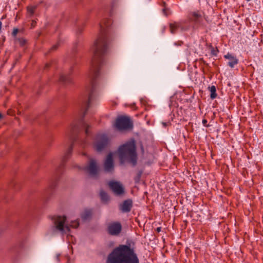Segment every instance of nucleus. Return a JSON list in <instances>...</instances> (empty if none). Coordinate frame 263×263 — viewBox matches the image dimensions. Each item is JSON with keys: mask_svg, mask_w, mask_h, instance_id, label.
I'll use <instances>...</instances> for the list:
<instances>
[{"mask_svg": "<svg viewBox=\"0 0 263 263\" xmlns=\"http://www.w3.org/2000/svg\"><path fill=\"white\" fill-rule=\"evenodd\" d=\"M105 26V24H100L101 29V34L95 42L91 48L93 57L91 61V68L89 76L90 84L87 88L88 97L83 101L81 106L82 110L83 111V116L86 114L93 101V93L96 86L95 79L99 74L100 66L103 62L102 57L107 50V37L104 32Z\"/></svg>", "mask_w": 263, "mask_h": 263, "instance_id": "1", "label": "nucleus"}, {"mask_svg": "<svg viewBox=\"0 0 263 263\" xmlns=\"http://www.w3.org/2000/svg\"><path fill=\"white\" fill-rule=\"evenodd\" d=\"M106 263H139V261L133 248L129 246L122 245L109 254Z\"/></svg>", "mask_w": 263, "mask_h": 263, "instance_id": "2", "label": "nucleus"}, {"mask_svg": "<svg viewBox=\"0 0 263 263\" xmlns=\"http://www.w3.org/2000/svg\"><path fill=\"white\" fill-rule=\"evenodd\" d=\"M53 225L50 227L49 233L54 235L60 233L62 235H70V228H77L79 226L78 220L72 221L70 224L66 223L67 218L65 216L54 215L51 218Z\"/></svg>", "mask_w": 263, "mask_h": 263, "instance_id": "3", "label": "nucleus"}, {"mask_svg": "<svg viewBox=\"0 0 263 263\" xmlns=\"http://www.w3.org/2000/svg\"><path fill=\"white\" fill-rule=\"evenodd\" d=\"M119 157L122 162L127 160L135 165L137 163V154L136 144L134 139H132L119 147Z\"/></svg>", "mask_w": 263, "mask_h": 263, "instance_id": "4", "label": "nucleus"}, {"mask_svg": "<svg viewBox=\"0 0 263 263\" xmlns=\"http://www.w3.org/2000/svg\"><path fill=\"white\" fill-rule=\"evenodd\" d=\"M187 18L192 23L194 29L202 28L205 26V16L203 12L196 10L190 11L188 14Z\"/></svg>", "mask_w": 263, "mask_h": 263, "instance_id": "5", "label": "nucleus"}, {"mask_svg": "<svg viewBox=\"0 0 263 263\" xmlns=\"http://www.w3.org/2000/svg\"><path fill=\"white\" fill-rule=\"evenodd\" d=\"M116 126L120 130H127L132 128L133 124L129 118L121 117L117 119Z\"/></svg>", "mask_w": 263, "mask_h": 263, "instance_id": "6", "label": "nucleus"}, {"mask_svg": "<svg viewBox=\"0 0 263 263\" xmlns=\"http://www.w3.org/2000/svg\"><path fill=\"white\" fill-rule=\"evenodd\" d=\"M109 140L105 134H98L96 137V141L95 144V148L98 152L102 151L108 144Z\"/></svg>", "mask_w": 263, "mask_h": 263, "instance_id": "7", "label": "nucleus"}, {"mask_svg": "<svg viewBox=\"0 0 263 263\" xmlns=\"http://www.w3.org/2000/svg\"><path fill=\"white\" fill-rule=\"evenodd\" d=\"M108 185L112 192L117 195H120L124 193V187L118 181H110Z\"/></svg>", "mask_w": 263, "mask_h": 263, "instance_id": "8", "label": "nucleus"}, {"mask_svg": "<svg viewBox=\"0 0 263 263\" xmlns=\"http://www.w3.org/2000/svg\"><path fill=\"white\" fill-rule=\"evenodd\" d=\"M122 230V226L119 222H114L110 223L108 226V233L111 235H118Z\"/></svg>", "mask_w": 263, "mask_h": 263, "instance_id": "9", "label": "nucleus"}, {"mask_svg": "<svg viewBox=\"0 0 263 263\" xmlns=\"http://www.w3.org/2000/svg\"><path fill=\"white\" fill-rule=\"evenodd\" d=\"M113 155L110 153L104 162V170L106 172H112L114 170Z\"/></svg>", "mask_w": 263, "mask_h": 263, "instance_id": "10", "label": "nucleus"}, {"mask_svg": "<svg viewBox=\"0 0 263 263\" xmlns=\"http://www.w3.org/2000/svg\"><path fill=\"white\" fill-rule=\"evenodd\" d=\"M190 28L189 26L185 27L184 25L180 23H174L170 24V30L172 33H174L178 30L181 31H186L189 30Z\"/></svg>", "mask_w": 263, "mask_h": 263, "instance_id": "11", "label": "nucleus"}, {"mask_svg": "<svg viewBox=\"0 0 263 263\" xmlns=\"http://www.w3.org/2000/svg\"><path fill=\"white\" fill-rule=\"evenodd\" d=\"M224 58L229 60L228 65L232 68L238 63V59L232 53H228L224 55Z\"/></svg>", "mask_w": 263, "mask_h": 263, "instance_id": "12", "label": "nucleus"}, {"mask_svg": "<svg viewBox=\"0 0 263 263\" xmlns=\"http://www.w3.org/2000/svg\"><path fill=\"white\" fill-rule=\"evenodd\" d=\"M88 170L91 176H95L97 174L98 167L95 160L91 159L88 167Z\"/></svg>", "mask_w": 263, "mask_h": 263, "instance_id": "13", "label": "nucleus"}, {"mask_svg": "<svg viewBox=\"0 0 263 263\" xmlns=\"http://www.w3.org/2000/svg\"><path fill=\"white\" fill-rule=\"evenodd\" d=\"M132 207V201L130 199L125 200L120 206V209L122 212H129Z\"/></svg>", "mask_w": 263, "mask_h": 263, "instance_id": "14", "label": "nucleus"}, {"mask_svg": "<svg viewBox=\"0 0 263 263\" xmlns=\"http://www.w3.org/2000/svg\"><path fill=\"white\" fill-rule=\"evenodd\" d=\"M79 128L78 125L76 124H72L70 125L68 131L67 133V136L70 140H72L73 139V134L75 130Z\"/></svg>", "mask_w": 263, "mask_h": 263, "instance_id": "15", "label": "nucleus"}, {"mask_svg": "<svg viewBox=\"0 0 263 263\" xmlns=\"http://www.w3.org/2000/svg\"><path fill=\"white\" fill-rule=\"evenodd\" d=\"M91 210L90 209H86L82 214L81 217L83 220L89 219L91 216Z\"/></svg>", "mask_w": 263, "mask_h": 263, "instance_id": "16", "label": "nucleus"}, {"mask_svg": "<svg viewBox=\"0 0 263 263\" xmlns=\"http://www.w3.org/2000/svg\"><path fill=\"white\" fill-rule=\"evenodd\" d=\"M72 148H73V146H72V145H71L62 159V163L65 162L66 160V159H67L68 158V157H69V156L70 155V154L72 153Z\"/></svg>", "mask_w": 263, "mask_h": 263, "instance_id": "17", "label": "nucleus"}, {"mask_svg": "<svg viewBox=\"0 0 263 263\" xmlns=\"http://www.w3.org/2000/svg\"><path fill=\"white\" fill-rule=\"evenodd\" d=\"M100 196L101 199V200L103 202H107L109 199V197L108 194L104 191H101L100 193Z\"/></svg>", "mask_w": 263, "mask_h": 263, "instance_id": "18", "label": "nucleus"}, {"mask_svg": "<svg viewBox=\"0 0 263 263\" xmlns=\"http://www.w3.org/2000/svg\"><path fill=\"white\" fill-rule=\"evenodd\" d=\"M210 91L211 92L210 97L212 99L216 98L217 97L216 89L215 86H212L210 87Z\"/></svg>", "mask_w": 263, "mask_h": 263, "instance_id": "19", "label": "nucleus"}, {"mask_svg": "<svg viewBox=\"0 0 263 263\" xmlns=\"http://www.w3.org/2000/svg\"><path fill=\"white\" fill-rule=\"evenodd\" d=\"M60 81L63 83L70 82V79L68 77L62 75L60 77Z\"/></svg>", "mask_w": 263, "mask_h": 263, "instance_id": "20", "label": "nucleus"}, {"mask_svg": "<svg viewBox=\"0 0 263 263\" xmlns=\"http://www.w3.org/2000/svg\"><path fill=\"white\" fill-rule=\"evenodd\" d=\"M35 7H34V6H30V7H29L28 8V9H27V11H28V13L30 15H32L33 13H34V10H35Z\"/></svg>", "mask_w": 263, "mask_h": 263, "instance_id": "21", "label": "nucleus"}, {"mask_svg": "<svg viewBox=\"0 0 263 263\" xmlns=\"http://www.w3.org/2000/svg\"><path fill=\"white\" fill-rule=\"evenodd\" d=\"M82 127L85 128V133L87 135H88L89 134V132H88V127H89V125L86 123H84V122H82Z\"/></svg>", "mask_w": 263, "mask_h": 263, "instance_id": "22", "label": "nucleus"}, {"mask_svg": "<svg viewBox=\"0 0 263 263\" xmlns=\"http://www.w3.org/2000/svg\"><path fill=\"white\" fill-rule=\"evenodd\" d=\"M18 31V29L17 28H14L13 30V31L12 32V35L13 37H15L17 35V33Z\"/></svg>", "mask_w": 263, "mask_h": 263, "instance_id": "23", "label": "nucleus"}, {"mask_svg": "<svg viewBox=\"0 0 263 263\" xmlns=\"http://www.w3.org/2000/svg\"><path fill=\"white\" fill-rule=\"evenodd\" d=\"M208 121L206 119H203L202 121V124L205 126V127H209V125H208L206 123H207Z\"/></svg>", "mask_w": 263, "mask_h": 263, "instance_id": "24", "label": "nucleus"}, {"mask_svg": "<svg viewBox=\"0 0 263 263\" xmlns=\"http://www.w3.org/2000/svg\"><path fill=\"white\" fill-rule=\"evenodd\" d=\"M19 41H20V44L22 45H23L25 43V42H26L25 40L23 38L20 39Z\"/></svg>", "mask_w": 263, "mask_h": 263, "instance_id": "25", "label": "nucleus"}, {"mask_svg": "<svg viewBox=\"0 0 263 263\" xmlns=\"http://www.w3.org/2000/svg\"><path fill=\"white\" fill-rule=\"evenodd\" d=\"M59 255H57L55 257V259L57 260V262H59L60 261V259H59Z\"/></svg>", "mask_w": 263, "mask_h": 263, "instance_id": "26", "label": "nucleus"}, {"mask_svg": "<svg viewBox=\"0 0 263 263\" xmlns=\"http://www.w3.org/2000/svg\"><path fill=\"white\" fill-rule=\"evenodd\" d=\"M162 124L163 125V126L164 127H166L167 125V123L166 122H162Z\"/></svg>", "mask_w": 263, "mask_h": 263, "instance_id": "27", "label": "nucleus"}, {"mask_svg": "<svg viewBox=\"0 0 263 263\" xmlns=\"http://www.w3.org/2000/svg\"><path fill=\"white\" fill-rule=\"evenodd\" d=\"M161 227H158L157 228V231L159 232L161 231Z\"/></svg>", "mask_w": 263, "mask_h": 263, "instance_id": "28", "label": "nucleus"}, {"mask_svg": "<svg viewBox=\"0 0 263 263\" xmlns=\"http://www.w3.org/2000/svg\"><path fill=\"white\" fill-rule=\"evenodd\" d=\"M57 47H58V45H54V46L52 47V48H53V49H55L57 48Z\"/></svg>", "mask_w": 263, "mask_h": 263, "instance_id": "29", "label": "nucleus"}, {"mask_svg": "<svg viewBox=\"0 0 263 263\" xmlns=\"http://www.w3.org/2000/svg\"><path fill=\"white\" fill-rule=\"evenodd\" d=\"M114 5H115V2H113L112 3V5L113 7L114 6Z\"/></svg>", "mask_w": 263, "mask_h": 263, "instance_id": "30", "label": "nucleus"}, {"mask_svg": "<svg viewBox=\"0 0 263 263\" xmlns=\"http://www.w3.org/2000/svg\"><path fill=\"white\" fill-rule=\"evenodd\" d=\"M2 117V115L1 114H0V119H1Z\"/></svg>", "mask_w": 263, "mask_h": 263, "instance_id": "31", "label": "nucleus"}, {"mask_svg": "<svg viewBox=\"0 0 263 263\" xmlns=\"http://www.w3.org/2000/svg\"><path fill=\"white\" fill-rule=\"evenodd\" d=\"M33 22H32V24H31V26L33 27Z\"/></svg>", "mask_w": 263, "mask_h": 263, "instance_id": "32", "label": "nucleus"}]
</instances>
